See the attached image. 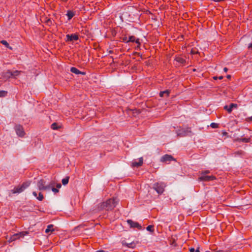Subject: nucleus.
I'll list each match as a JSON object with an SVG mask.
<instances>
[{"mask_svg": "<svg viewBox=\"0 0 252 252\" xmlns=\"http://www.w3.org/2000/svg\"><path fill=\"white\" fill-rule=\"evenodd\" d=\"M119 200L117 197H113L99 203L98 205L97 209L99 211L105 210L107 211L113 210L117 205Z\"/></svg>", "mask_w": 252, "mask_h": 252, "instance_id": "f257e3e1", "label": "nucleus"}, {"mask_svg": "<svg viewBox=\"0 0 252 252\" xmlns=\"http://www.w3.org/2000/svg\"><path fill=\"white\" fill-rule=\"evenodd\" d=\"M30 184V182H24L21 185L15 187L12 190H11V192L12 193H20L28 188Z\"/></svg>", "mask_w": 252, "mask_h": 252, "instance_id": "f03ea898", "label": "nucleus"}, {"mask_svg": "<svg viewBox=\"0 0 252 252\" xmlns=\"http://www.w3.org/2000/svg\"><path fill=\"white\" fill-rule=\"evenodd\" d=\"M165 185L163 183H157L154 185L153 188L159 194H161L164 190Z\"/></svg>", "mask_w": 252, "mask_h": 252, "instance_id": "7ed1b4c3", "label": "nucleus"}, {"mask_svg": "<svg viewBox=\"0 0 252 252\" xmlns=\"http://www.w3.org/2000/svg\"><path fill=\"white\" fill-rule=\"evenodd\" d=\"M14 129L16 131V134L19 137H23L25 135V132L24 131L23 126L21 125H16L14 127Z\"/></svg>", "mask_w": 252, "mask_h": 252, "instance_id": "20e7f679", "label": "nucleus"}, {"mask_svg": "<svg viewBox=\"0 0 252 252\" xmlns=\"http://www.w3.org/2000/svg\"><path fill=\"white\" fill-rule=\"evenodd\" d=\"M172 160L176 161V159L171 155L168 154L163 156L160 159V161L162 162H170Z\"/></svg>", "mask_w": 252, "mask_h": 252, "instance_id": "39448f33", "label": "nucleus"}, {"mask_svg": "<svg viewBox=\"0 0 252 252\" xmlns=\"http://www.w3.org/2000/svg\"><path fill=\"white\" fill-rule=\"evenodd\" d=\"M216 179L215 176H207V175H202L198 178V180L200 181H204V182H208L210 181H213Z\"/></svg>", "mask_w": 252, "mask_h": 252, "instance_id": "423d86ee", "label": "nucleus"}, {"mask_svg": "<svg viewBox=\"0 0 252 252\" xmlns=\"http://www.w3.org/2000/svg\"><path fill=\"white\" fill-rule=\"evenodd\" d=\"M127 222L131 227L137 228L139 230L142 229V226L137 222L133 221L131 220H127Z\"/></svg>", "mask_w": 252, "mask_h": 252, "instance_id": "0eeeda50", "label": "nucleus"}, {"mask_svg": "<svg viewBox=\"0 0 252 252\" xmlns=\"http://www.w3.org/2000/svg\"><path fill=\"white\" fill-rule=\"evenodd\" d=\"M66 37V41H76L79 38L78 35L77 34H67Z\"/></svg>", "mask_w": 252, "mask_h": 252, "instance_id": "6e6552de", "label": "nucleus"}, {"mask_svg": "<svg viewBox=\"0 0 252 252\" xmlns=\"http://www.w3.org/2000/svg\"><path fill=\"white\" fill-rule=\"evenodd\" d=\"M45 182L43 179L40 180L37 183V186L39 190H46L47 187L45 186Z\"/></svg>", "mask_w": 252, "mask_h": 252, "instance_id": "1a4fd4ad", "label": "nucleus"}, {"mask_svg": "<svg viewBox=\"0 0 252 252\" xmlns=\"http://www.w3.org/2000/svg\"><path fill=\"white\" fill-rule=\"evenodd\" d=\"M238 106L237 104L231 103L229 106L225 105L224 106V109L226 110L229 113H231L233 108H237Z\"/></svg>", "mask_w": 252, "mask_h": 252, "instance_id": "9d476101", "label": "nucleus"}, {"mask_svg": "<svg viewBox=\"0 0 252 252\" xmlns=\"http://www.w3.org/2000/svg\"><path fill=\"white\" fill-rule=\"evenodd\" d=\"M126 111H127V113L128 114H130V112H131L132 114V116H134V117H136V116L137 115H138L140 113V111L138 109H127L126 110Z\"/></svg>", "mask_w": 252, "mask_h": 252, "instance_id": "9b49d317", "label": "nucleus"}, {"mask_svg": "<svg viewBox=\"0 0 252 252\" xmlns=\"http://www.w3.org/2000/svg\"><path fill=\"white\" fill-rule=\"evenodd\" d=\"M175 60L183 65H185L186 64V60L181 56H176Z\"/></svg>", "mask_w": 252, "mask_h": 252, "instance_id": "f8f14e48", "label": "nucleus"}, {"mask_svg": "<svg viewBox=\"0 0 252 252\" xmlns=\"http://www.w3.org/2000/svg\"><path fill=\"white\" fill-rule=\"evenodd\" d=\"M143 163V160L142 158H139L138 162L134 161L132 162L131 166L133 167L141 166Z\"/></svg>", "mask_w": 252, "mask_h": 252, "instance_id": "ddd939ff", "label": "nucleus"}, {"mask_svg": "<svg viewBox=\"0 0 252 252\" xmlns=\"http://www.w3.org/2000/svg\"><path fill=\"white\" fill-rule=\"evenodd\" d=\"M234 142H243L249 143L251 141V138H237L233 140Z\"/></svg>", "mask_w": 252, "mask_h": 252, "instance_id": "4468645a", "label": "nucleus"}, {"mask_svg": "<svg viewBox=\"0 0 252 252\" xmlns=\"http://www.w3.org/2000/svg\"><path fill=\"white\" fill-rule=\"evenodd\" d=\"M122 243L123 246H126L129 248L133 249V248H134L136 246L135 243L134 242H132L130 243H127L125 241H123L122 242Z\"/></svg>", "mask_w": 252, "mask_h": 252, "instance_id": "2eb2a0df", "label": "nucleus"}, {"mask_svg": "<svg viewBox=\"0 0 252 252\" xmlns=\"http://www.w3.org/2000/svg\"><path fill=\"white\" fill-rule=\"evenodd\" d=\"M20 235H21V233L14 234V235H13L9 238V239L8 240V242L9 243H10V242H12L18 239V238H20Z\"/></svg>", "mask_w": 252, "mask_h": 252, "instance_id": "dca6fc26", "label": "nucleus"}, {"mask_svg": "<svg viewBox=\"0 0 252 252\" xmlns=\"http://www.w3.org/2000/svg\"><path fill=\"white\" fill-rule=\"evenodd\" d=\"M170 93V91L168 90H166L164 91L160 92L159 95L160 97H163V96H164V95H165V96L166 97H167L169 96Z\"/></svg>", "mask_w": 252, "mask_h": 252, "instance_id": "f3484780", "label": "nucleus"}, {"mask_svg": "<svg viewBox=\"0 0 252 252\" xmlns=\"http://www.w3.org/2000/svg\"><path fill=\"white\" fill-rule=\"evenodd\" d=\"M169 241L170 245H172L174 247L177 246L176 239L173 236L169 238Z\"/></svg>", "mask_w": 252, "mask_h": 252, "instance_id": "a211bd4d", "label": "nucleus"}, {"mask_svg": "<svg viewBox=\"0 0 252 252\" xmlns=\"http://www.w3.org/2000/svg\"><path fill=\"white\" fill-rule=\"evenodd\" d=\"M21 72V71H18V70L14 71L12 72V73L10 74V76H9V78L12 77H15L16 76H18L20 74Z\"/></svg>", "mask_w": 252, "mask_h": 252, "instance_id": "6ab92c4d", "label": "nucleus"}, {"mask_svg": "<svg viewBox=\"0 0 252 252\" xmlns=\"http://www.w3.org/2000/svg\"><path fill=\"white\" fill-rule=\"evenodd\" d=\"M74 13L71 10H68L67 11L66 15L67 16L68 20H70L74 16Z\"/></svg>", "mask_w": 252, "mask_h": 252, "instance_id": "aec40b11", "label": "nucleus"}, {"mask_svg": "<svg viewBox=\"0 0 252 252\" xmlns=\"http://www.w3.org/2000/svg\"><path fill=\"white\" fill-rule=\"evenodd\" d=\"M53 224H50L48 226L47 228L45 230L46 233H48L49 232H53L54 231V229H53Z\"/></svg>", "mask_w": 252, "mask_h": 252, "instance_id": "412c9836", "label": "nucleus"}, {"mask_svg": "<svg viewBox=\"0 0 252 252\" xmlns=\"http://www.w3.org/2000/svg\"><path fill=\"white\" fill-rule=\"evenodd\" d=\"M70 71L73 73L76 74H79L80 73V71L75 67H71Z\"/></svg>", "mask_w": 252, "mask_h": 252, "instance_id": "4be33fe9", "label": "nucleus"}, {"mask_svg": "<svg viewBox=\"0 0 252 252\" xmlns=\"http://www.w3.org/2000/svg\"><path fill=\"white\" fill-rule=\"evenodd\" d=\"M181 131L182 132L181 134H183L184 135H185L188 133L191 132L190 128L189 127L187 128L186 129H182Z\"/></svg>", "mask_w": 252, "mask_h": 252, "instance_id": "5701e85b", "label": "nucleus"}, {"mask_svg": "<svg viewBox=\"0 0 252 252\" xmlns=\"http://www.w3.org/2000/svg\"><path fill=\"white\" fill-rule=\"evenodd\" d=\"M69 179V176H66L65 178L63 179L62 181L63 185H66L68 184Z\"/></svg>", "mask_w": 252, "mask_h": 252, "instance_id": "b1692460", "label": "nucleus"}, {"mask_svg": "<svg viewBox=\"0 0 252 252\" xmlns=\"http://www.w3.org/2000/svg\"><path fill=\"white\" fill-rule=\"evenodd\" d=\"M0 43L4 45L6 47L11 49V48L9 46L8 43L4 40H2L0 41Z\"/></svg>", "mask_w": 252, "mask_h": 252, "instance_id": "393cba45", "label": "nucleus"}, {"mask_svg": "<svg viewBox=\"0 0 252 252\" xmlns=\"http://www.w3.org/2000/svg\"><path fill=\"white\" fill-rule=\"evenodd\" d=\"M146 229L148 231L151 232H153L154 231V226L153 225H148Z\"/></svg>", "mask_w": 252, "mask_h": 252, "instance_id": "a878e982", "label": "nucleus"}, {"mask_svg": "<svg viewBox=\"0 0 252 252\" xmlns=\"http://www.w3.org/2000/svg\"><path fill=\"white\" fill-rule=\"evenodd\" d=\"M233 154L235 156H236V155L242 156L244 154V152L242 150H239V151L234 152L233 153Z\"/></svg>", "mask_w": 252, "mask_h": 252, "instance_id": "bb28decb", "label": "nucleus"}, {"mask_svg": "<svg viewBox=\"0 0 252 252\" xmlns=\"http://www.w3.org/2000/svg\"><path fill=\"white\" fill-rule=\"evenodd\" d=\"M61 127L59 126H57V124L56 123H54L53 124H52L51 125V128L53 129H58L59 128H60Z\"/></svg>", "mask_w": 252, "mask_h": 252, "instance_id": "cd10ccee", "label": "nucleus"}, {"mask_svg": "<svg viewBox=\"0 0 252 252\" xmlns=\"http://www.w3.org/2000/svg\"><path fill=\"white\" fill-rule=\"evenodd\" d=\"M136 38L134 36L131 35L129 37V39L128 40V41L131 42H134L136 41Z\"/></svg>", "mask_w": 252, "mask_h": 252, "instance_id": "c85d7f7f", "label": "nucleus"}, {"mask_svg": "<svg viewBox=\"0 0 252 252\" xmlns=\"http://www.w3.org/2000/svg\"><path fill=\"white\" fill-rule=\"evenodd\" d=\"M7 91L0 90V97H4L7 95Z\"/></svg>", "mask_w": 252, "mask_h": 252, "instance_id": "c756f323", "label": "nucleus"}, {"mask_svg": "<svg viewBox=\"0 0 252 252\" xmlns=\"http://www.w3.org/2000/svg\"><path fill=\"white\" fill-rule=\"evenodd\" d=\"M44 198L43 194L41 192H39L38 196L37 197V199L39 201H42Z\"/></svg>", "mask_w": 252, "mask_h": 252, "instance_id": "7c9ffc66", "label": "nucleus"}, {"mask_svg": "<svg viewBox=\"0 0 252 252\" xmlns=\"http://www.w3.org/2000/svg\"><path fill=\"white\" fill-rule=\"evenodd\" d=\"M198 53V51L196 48H192L191 50L190 54L192 55H195Z\"/></svg>", "mask_w": 252, "mask_h": 252, "instance_id": "2f4dec72", "label": "nucleus"}, {"mask_svg": "<svg viewBox=\"0 0 252 252\" xmlns=\"http://www.w3.org/2000/svg\"><path fill=\"white\" fill-rule=\"evenodd\" d=\"M210 126L213 128H216L219 127V124L217 123H212L211 124Z\"/></svg>", "mask_w": 252, "mask_h": 252, "instance_id": "473e14b6", "label": "nucleus"}, {"mask_svg": "<svg viewBox=\"0 0 252 252\" xmlns=\"http://www.w3.org/2000/svg\"><path fill=\"white\" fill-rule=\"evenodd\" d=\"M11 73H12V72L10 70H8L6 72H5V76L6 77H7L8 78H9V76H10V74Z\"/></svg>", "mask_w": 252, "mask_h": 252, "instance_id": "72a5a7b5", "label": "nucleus"}, {"mask_svg": "<svg viewBox=\"0 0 252 252\" xmlns=\"http://www.w3.org/2000/svg\"><path fill=\"white\" fill-rule=\"evenodd\" d=\"M135 42L137 44V48H139L140 45H141V43H140V42L139 41V39H138V38L136 40V41H135Z\"/></svg>", "mask_w": 252, "mask_h": 252, "instance_id": "f704fd0d", "label": "nucleus"}, {"mask_svg": "<svg viewBox=\"0 0 252 252\" xmlns=\"http://www.w3.org/2000/svg\"><path fill=\"white\" fill-rule=\"evenodd\" d=\"M210 170H206L202 171L201 174V175H205V174L210 173Z\"/></svg>", "mask_w": 252, "mask_h": 252, "instance_id": "c9c22d12", "label": "nucleus"}, {"mask_svg": "<svg viewBox=\"0 0 252 252\" xmlns=\"http://www.w3.org/2000/svg\"><path fill=\"white\" fill-rule=\"evenodd\" d=\"M46 23L48 25H51L52 24V22L51 21V20L50 19H48L46 21Z\"/></svg>", "mask_w": 252, "mask_h": 252, "instance_id": "e433bc0d", "label": "nucleus"}, {"mask_svg": "<svg viewBox=\"0 0 252 252\" xmlns=\"http://www.w3.org/2000/svg\"><path fill=\"white\" fill-rule=\"evenodd\" d=\"M127 39V38L126 36V35L124 37H123V38H122V40L124 42H126V43L129 42V41H128V40Z\"/></svg>", "mask_w": 252, "mask_h": 252, "instance_id": "4c0bfd02", "label": "nucleus"}, {"mask_svg": "<svg viewBox=\"0 0 252 252\" xmlns=\"http://www.w3.org/2000/svg\"><path fill=\"white\" fill-rule=\"evenodd\" d=\"M52 190L53 192H54L55 193H57L59 192V189L57 188H53L52 189Z\"/></svg>", "mask_w": 252, "mask_h": 252, "instance_id": "58836bf2", "label": "nucleus"}, {"mask_svg": "<svg viewBox=\"0 0 252 252\" xmlns=\"http://www.w3.org/2000/svg\"><path fill=\"white\" fill-rule=\"evenodd\" d=\"M246 120L247 122H252V116L247 118Z\"/></svg>", "mask_w": 252, "mask_h": 252, "instance_id": "ea45409f", "label": "nucleus"}, {"mask_svg": "<svg viewBox=\"0 0 252 252\" xmlns=\"http://www.w3.org/2000/svg\"><path fill=\"white\" fill-rule=\"evenodd\" d=\"M61 186H62V185L60 183L57 184L56 185L57 189L58 188V189L61 188Z\"/></svg>", "mask_w": 252, "mask_h": 252, "instance_id": "a19ab883", "label": "nucleus"}, {"mask_svg": "<svg viewBox=\"0 0 252 252\" xmlns=\"http://www.w3.org/2000/svg\"><path fill=\"white\" fill-rule=\"evenodd\" d=\"M189 250L190 252H194L195 251V250L193 248H190Z\"/></svg>", "mask_w": 252, "mask_h": 252, "instance_id": "79ce46f5", "label": "nucleus"}, {"mask_svg": "<svg viewBox=\"0 0 252 252\" xmlns=\"http://www.w3.org/2000/svg\"><path fill=\"white\" fill-rule=\"evenodd\" d=\"M32 194H33V195L34 196H35V197H37V193H36L35 191H33V192H32Z\"/></svg>", "mask_w": 252, "mask_h": 252, "instance_id": "37998d69", "label": "nucleus"}, {"mask_svg": "<svg viewBox=\"0 0 252 252\" xmlns=\"http://www.w3.org/2000/svg\"><path fill=\"white\" fill-rule=\"evenodd\" d=\"M213 0L215 2H220V1H224L225 0Z\"/></svg>", "mask_w": 252, "mask_h": 252, "instance_id": "c03bdc74", "label": "nucleus"}, {"mask_svg": "<svg viewBox=\"0 0 252 252\" xmlns=\"http://www.w3.org/2000/svg\"><path fill=\"white\" fill-rule=\"evenodd\" d=\"M223 70L224 72H226L228 71V68L227 67H224L223 68Z\"/></svg>", "mask_w": 252, "mask_h": 252, "instance_id": "a18cd8bd", "label": "nucleus"}, {"mask_svg": "<svg viewBox=\"0 0 252 252\" xmlns=\"http://www.w3.org/2000/svg\"><path fill=\"white\" fill-rule=\"evenodd\" d=\"M231 76L230 75H227L226 76V78H227V79H230L231 78Z\"/></svg>", "mask_w": 252, "mask_h": 252, "instance_id": "49530a36", "label": "nucleus"}, {"mask_svg": "<svg viewBox=\"0 0 252 252\" xmlns=\"http://www.w3.org/2000/svg\"><path fill=\"white\" fill-rule=\"evenodd\" d=\"M138 56H139L141 59H142V54H140L139 53H137Z\"/></svg>", "mask_w": 252, "mask_h": 252, "instance_id": "de8ad7c7", "label": "nucleus"}, {"mask_svg": "<svg viewBox=\"0 0 252 252\" xmlns=\"http://www.w3.org/2000/svg\"><path fill=\"white\" fill-rule=\"evenodd\" d=\"M79 74H82V75H85L86 74V72H82L80 71V73Z\"/></svg>", "mask_w": 252, "mask_h": 252, "instance_id": "09e8293b", "label": "nucleus"}, {"mask_svg": "<svg viewBox=\"0 0 252 252\" xmlns=\"http://www.w3.org/2000/svg\"><path fill=\"white\" fill-rule=\"evenodd\" d=\"M248 48H252V43H251V44H249V46H248Z\"/></svg>", "mask_w": 252, "mask_h": 252, "instance_id": "8fccbe9b", "label": "nucleus"}, {"mask_svg": "<svg viewBox=\"0 0 252 252\" xmlns=\"http://www.w3.org/2000/svg\"><path fill=\"white\" fill-rule=\"evenodd\" d=\"M113 50H109L108 51V53L109 54H113Z\"/></svg>", "mask_w": 252, "mask_h": 252, "instance_id": "3c124183", "label": "nucleus"}, {"mask_svg": "<svg viewBox=\"0 0 252 252\" xmlns=\"http://www.w3.org/2000/svg\"><path fill=\"white\" fill-rule=\"evenodd\" d=\"M223 78V77L222 76H220L218 77V78L220 79V80H221Z\"/></svg>", "mask_w": 252, "mask_h": 252, "instance_id": "603ef678", "label": "nucleus"}, {"mask_svg": "<svg viewBox=\"0 0 252 252\" xmlns=\"http://www.w3.org/2000/svg\"><path fill=\"white\" fill-rule=\"evenodd\" d=\"M95 252H105V251L103 250H99V251H97Z\"/></svg>", "mask_w": 252, "mask_h": 252, "instance_id": "864d4df0", "label": "nucleus"}, {"mask_svg": "<svg viewBox=\"0 0 252 252\" xmlns=\"http://www.w3.org/2000/svg\"><path fill=\"white\" fill-rule=\"evenodd\" d=\"M218 78V77L217 76H214L213 77V79L214 80H217Z\"/></svg>", "mask_w": 252, "mask_h": 252, "instance_id": "5fc2aeb1", "label": "nucleus"}, {"mask_svg": "<svg viewBox=\"0 0 252 252\" xmlns=\"http://www.w3.org/2000/svg\"><path fill=\"white\" fill-rule=\"evenodd\" d=\"M195 252H199V250L198 248L195 250Z\"/></svg>", "mask_w": 252, "mask_h": 252, "instance_id": "6e6d98bb", "label": "nucleus"}, {"mask_svg": "<svg viewBox=\"0 0 252 252\" xmlns=\"http://www.w3.org/2000/svg\"><path fill=\"white\" fill-rule=\"evenodd\" d=\"M62 1L66 2L68 0H61Z\"/></svg>", "mask_w": 252, "mask_h": 252, "instance_id": "4d7b16f0", "label": "nucleus"}, {"mask_svg": "<svg viewBox=\"0 0 252 252\" xmlns=\"http://www.w3.org/2000/svg\"><path fill=\"white\" fill-rule=\"evenodd\" d=\"M223 134H224V135H225V134H227V133L226 132H224L223 133Z\"/></svg>", "mask_w": 252, "mask_h": 252, "instance_id": "13d9d810", "label": "nucleus"}]
</instances>
